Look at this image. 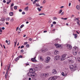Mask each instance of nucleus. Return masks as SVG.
<instances>
[{"instance_id":"4be33fe9","label":"nucleus","mask_w":80,"mask_h":80,"mask_svg":"<svg viewBox=\"0 0 80 80\" xmlns=\"http://www.w3.org/2000/svg\"><path fill=\"white\" fill-rule=\"evenodd\" d=\"M70 63H73V61L72 60H69Z\"/></svg>"},{"instance_id":"a211bd4d","label":"nucleus","mask_w":80,"mask_h":80,"mask_svg":"<svg viewBox=\"0 0 80 80\" xmlns=\"http://www.w3.org/2000/svg\"><path fill=\"white\" fill-rule=\"evenodd\" d=\"M77 47H74L73 48V50H74V52H77Z\"/></svg>"},{"instance_id":"b1692460","label":"nucleus","mask_w":80,"mask_h":80,"mask_svg":"<svg viewBox=\"0 0 80 80\" xmlns=\"http://www.w3.org/2000/svg\"><path fill=\"white\" fill-rule=\"evenodd\" d=\"M76 8L77 10H80V6L78 5H77L76 7Z\"/></svg>"},{"instance_id":"39448f33","label":"nucleus","mask_w":80,"mask_h":80,"mask_svg":"<svg viewBox=\"0 0 80 80\" xmlns=\"http://www.w3.org/2000/svg\"><path fill=\"white\" fill-rule=\"evenodd\" d=\"M70 68L71 69V70L72 71H74L76 70L75 68L74 67V66L72 65H70Z\"/></svg>"},{"instance_id":"1a4fd4ad","label":"nucleus","mask_w":80,"mask_h":80,"mask_svg":"<svg viewBox=\"0 0 80 80\" xmlns=\"http://www.w3.org/2000/svg\"><path fill=\"white\" fill-rule=\"evenodd\" d=\"M67 47L68 49H69V50H70L72 48V46L69 44L67 45Z\"/></svg>"},{"instance_id":"2f4dec72","label":"nucleus","mask_w":80,"mask_h":80,"mask_svg":"<svg viewBox=\"0 0 80 80\" xmlns=\"http://www.w3.org/2000/svg\"><path fill=\"white\" fill-rule=\"evenodd\" d=\"M62 10H60L58 12V13L60 14V13H62Z\"/></svg>"},{"instance_id":"0e129e2a","label":"nucleus","mask_w":80,"mask_h":80,"mask_svg":"<svg viewBox=\"0 0 80 80\" xmlns=\"http://www.w3.org/2000/svg\"><path fill=\"white\" fill-rule=\"evenodd\" d=\"M36 3V2L34 1V2H33V4H35Z\"/></svg>"},{"instance_id":"58836bf2","label":"nucleus","mask_w":80,"mask_h":80,"mask_svg":"<svg viewBox=\"0 0 80 80\" xmlns=\"http://www.w3.org/2000/svg\"><path fill=\"white\" fill-rule=\"evenodd\" d=\"M46 3V1L45 0H44L42 2L43 4H44V3Z\"/></svg>"},{"instance_id":"412c9836","label":"nucleus","mask_w":80,"mask_h":80,"mask_svg":"<svg viewBox=\"0 0 80 80\" xmlns=\"http://www.w3.org/2000/svg\"><path fill=\"white\" fill-rule=\"evenodd\" d=\"M5 19H4V18H1L0 20V21L1 22H4L5 21Z\"/></svg>"},{"instance_id":"de8ad7c7","label":"nucleus","mask_w":80,"mask_h":80,"mask_svg":"<svg viewBox=\"0 0 80 80\" xmlns=\"http://www.w3.org/2000/svg\"><path fill=\"white\" fill-rule=\"evenodd\" d=\"M22 15H25V12H22Z\"/></svg>"},{"instance_id":"69168bd1","label":"nucleus","mask_w":80,"mask_h":80,"mask_svg":"<svg viewBox=\"0 0 80 80\" xmlns=\"http://www.w3.org/2000/svg\"><path fill=\"white\" fill-rule=\"evenodd\" d=\"M52 22V20H49L48 22H49V23H51V22Z\"/></svg>"},{"instance_id":"8fccbe9b","label":"nucleus","mask_w":80,"mask_h":80,"mask_svg":"<svg viewBox=\"0 0 80 80\" xmlns=\"http://www.w3.org/2000/svg\"><path fill=\"white\" fill-rule=\"evenodd\" d=\"M72 58H73V59L74 60H75V59H76L75 57H72Z\"/></svg>"},{"instance_id":"f257e3e1","label":"nucleus","mask_w":80,"mask_h":80,"mask_svg":"<svg viewBox=\"0 0 80 80\" xmlns=\"http://www.w3.org/2000/svg\"><path fill=\"white\" fill-rule=\"evenodd\" d=\"M67 55L66 54H64L62 55L60 59V60H61V61H63L64 60L66 59V58H69V57L67 58Z\"/></svg>"},{"instance_id":"680f3d73","label":"nucleus","mask_w":80,"mask_h":80,"mask_svg":"<svg viewBox=\"0 0 80 80\" xmlns=\"http://www.w3.org/2000/svg\"><path fill=\"white\" fill-rule=\"evenodd\" d=\"M63 14H64V12H63L61 13V15H63Z\"/></svg>"},{"instance_id":"7c9ffc66","label":"nucleus","mask_w":80,"mask_h":80,"mask_svg":"<svg viewBox=\"0 0 80 80\" xmlns=\"http://www.w3.org/2000/svg\"><path fill=\"white\" fill-rule=\"evenodd\" d=\"M14 47H16V45L17 44V41H16V42H14Z\"/></svg>"},{"instance_id":"4d7b16f0","label":"nucleus","mask_w":80,"mask_h":80,"mask_svg":"<svg viewBox=\"0 0 80 80\" xmlns=\"http://www.w3.org/2000/svg\"><path fill=\"white\" fill-rule=\"evenodd\" d=\"M21 53H23V50H21Z\"/></svg>"},{"instance_id":"a18cd8bd","label":"nucleus","mask_w":80,"mask_h":80,"mask_svg":"<svg viewBox=\"0 0 80 80\" xmlns=\"http://www.w3.org/2000/svg\"><path fill=\"white\" fill-rule=\"evenodd\" d=\"M13 18H12L11 19V22H13Z\"/></svg>"},{"instance_id":"4468645a","label":"nucleus","mask_w":80,"mask_h":80,"mask_svg":"<svg viewBox=\"0 0 80 80\" xmlns=\"http://www.w3.org/2000/svg\"><path fill=\"white\" fill-rule=\"evenodd\" d=\"M56 48H59L60 47H61V45L57 44H54Z\"/></svg>"},{"instance_id":"aec40b11","label":"nucleus","mask_w":80,"mask_h":80,"mask_svg":"<svg viewBox=\"0 0 80 80\" xmlns=\"http://www.w3.org/2000/svg\"><path fill=\"white\" fill-rule=\"evenodd\" d=\"M24 10L25 11H28V7L27 6L25 8H24Z\"/></svg>"},{"instance_id":"338daca9","label":"nucleus","mask_w":80,"mask_h":80,"mask_svg":"<svg viewBox=\"0 0 80 80\" xmlns=\"http://www.w3.org/2000/svg\"><path fill=\"white\" fill-rule=\"evenodd\" d=\"M71 5V3H69V7H70V6Z\"/></svg>"},{"instance_id":"603ef678","label":"nucleus","mask_w":80,"mask_h":80,"mask_svg":"<svg viewBox=\"0 0 80 80\" xmlns=\"http://www.w3.org/2000/svg\"><path fill=\"white\" fill-rule=\"evenodd\" d=\"M14 5V4H13V3H12L11 5V7H13V6Z\"/></svg>"},{"instance_id":"09e8293b","label":"nucleus","mask_w":80,"mask_h":80,"mask_svg":"<svg viewBox=\"0 0 80 80\" xmlns=\"http://www.w3.org/2000/svg\"><path fill=\"white\" fill-rule=\"evenodd\" d=\"M26 47H27L28 48V47H29V44H27L26 45Z\"/></svg>"},{"instance_id":"f3484780","label":"nucleus","mask_w":80,"mask_h":80,"mask_svg":"<svg viewBox=\"0 0 80 80\" xmlns=\"http://www.w3.org/2000/svg\"><path fill=\"white\" fill-rule=\"evenodd\" d=\"M58 53H59V51L57 50L55 51L54 52V54H55V55H57V54H58Z\"/></svg>"},{"instance_id":"f03ea898","label":"nucleus","mask_w":80,"mask_h":80,"mask_svg":"<svg viewBox=\"0 0 80 80\" xmlns=\"http://www.w3.org/2000/svg\"><path fill=\"white\" fill-rule=\"evenodd\" d=\"M29 71L33 74L36 72V70L34 68H30Z\"/></svg>"},{"instance_id":"e433bc0d","label":"nucleus","mask_w":80,"mask_h":80,"mask_svg":"<svg viewBox=\"0 0 80 80\" xmlns=\"http://www.w3.org/2000/svg\"><path fill=\"white\" fill-rule=\"evenodd\" d=\"M62 76H65V75H65V74H64V72H62Z\"/></svg>"},{"instance_id":"423d86ee","label":"nucleus","mask_w":80,"mask_h":80,"mask_svg":"<svg viewBox=\"0 0 80 80\" xmlns=\"http://www.w3.org/2000/svg\"><path fill=\"white\" fill-rule=\"evenodd\" d=\"M60 56L59 55H57L55 57H54V60H60Z\"/></svg>"},{"instance_id":"f8f14e48","label":"nucleus","mask_w":80,"mask_h":80,"mask_svg":"<svg viewBox=\"0 0 80 80\" xmlns=\"http://www.w3.org/2000/svg\"><path fill=\"white\" fill-rule=\"evenodd\" d=\"M29 72L28 73V75L29 76V77H32V76L33 74L32 72H30V71H29Z\"/></svg>"},{"instance_id":"c03bdc74","label":"nucleus","mask_w":80,"mask_h":80,"mask_svg":"<svg viewBox=\"0 0 80 80\" xmlns=\"http://www.w3.org/2000/svg\"><path fill=\"white\" fill-rule=\"evenodd\" d=\"M76 18V20H77V21H79V20H79L80 18Z\"/></svg>"},{"instance_id":"bb28decb","label":"nucleus","mask_w":80,"mask_h":80,"mask_svg":"<svg viewBox=\"0 0 80 80\" xmlns=\"http://www.w3.org/2000/svg\"><path fill=\"white\" fill-rule=\"evenodd\" d=\"M13 15V12H10L9 13V15L10 16H12Z\"/></svg>"},{"instance_id":"9b49d317","label":"nucleus","mask_w":80,"mask_h":80,"mask_svg":"<svg viewBox=\"0 0 80 80\" xmlns=\"http://www.w3.org/2000/svg\"><path fill=\"white\" fill-rule=\"evenodd\" d=\"M49 76V74L48 73H44V77L45 78H47Z\"/></svg>"},{"instance_id":"6e6552de","label":"nucleus","mask_w":80,"mask_h":80,"mask_svg":"<svg viewBox=\"0 0 80 80\" xmlns=\"http://www.w3.org/2000/svg\"><path fill=\"white\" fill-rule=\"evenodd\" d=\"M34 68L37 71H38V70H39L40 69V68H39L38 67V66L37 65L35 66Z\"/></svg>"},{"instance_id":"393cba45","label":"nucleus","mask_w":80,"mask_h":80,"mask_svg":"<svg viewBox=\"0 0 80 80\" xmlns=\"http://www.w3.org/2000/svg\"><path fill=\"white\" fill-rule=\"evenodd\" d=\"M10 2H11V0H8V2H7V4H9V3H10Z\"/></svg>"},{"instance_id":"c85d7f7f","label":"nucleus","mask_w":80,"mask_h":80,"mask_svg":"<svg viewBox=\"0 0 80 80\" xmlns=\"http://www.w3.org/2000/svg\"><path fill=\"white\" fill-rule=\"evenodd\" d=\"M36 7H40V5L38 3H36Z\"/></svg>"},{"instance_id":"774afa93","label":"nucleus","mask_w":80,"mask_h":80,"mask_svg":"<svg viewBox=\"0 0 80 80\" xmlns=\"http://www.w3.org/2000/svg\"><path fill=\"white\" fill-rule=\"evenodd\" d=\"M2 30H5V28H4V27L2 28Z\"/></svg>"},{"instance_id":"052dcab7","label":"nucleus","mask_w":80,"mask_h":80,"mask_svg":"<svg viewBox=\"0 0 80 80\" xmlns=\"http://www.w3.org/2000/svg\"><path fill=\"white\" fill-rule=\"evenodd\" d=\"M40 59L41 60H43V59L42 58V57H40Z\"/></svg>"},{"instance_id":"9d476101","label":"nucleus","mask_w":80,"mask_h":80,"mask_svg":"<svg viewBox=\"0 0 80 80\" xmlns=\"http://www.w3.org/2000/svg\"><path fill=\"white\" fill-rule=\"evenodd\" d=\"M48 50V49L47 48H45V49H41V52H42L43 53L44 52H47Z\"/></svg>"},{"instance_id":"0eeeda50","label":"nucleus","mask_w":80,"mask_h":80,"mask_svg":"<svg viewBox=\"0 0 80 80\" xmlns=\"http://www.w3.org/2000/svg\"><path fill=\"white\" fill-rule=\"evenodd\" d=\"M37 76V74L36 73H34L31 76V78H35Z\"/></svg>"},{"instance_id":"c756f323","label":"nucleus","mask_w":80,"mask_h":80,"mask_svg":"<svg viewBox=\"0 0 80 80\" xmlns=\"http://www.w3.org/2000/svg\"><path fill=\"white\" fill-rule=\"evenodd\" d=\"M37 10H38L39 12H40V11H42V9H40V8H37Z\"/></svg>"},{"instance_id":"5fc2aeb1","label":"nucleus","mask_w":80,"mask_h":80,"mask_svg":"<svg viewBox=\"0 0 80 80\" xmlns=\"http://www.w3.org/2000/svg\"><path fill=\"white\" fill-rule=\"evenodd\" d=\"M10 66H9L8 67V71H8V70H9L10 69Z\"/></svg>"},{"instance_id":"6ab92c4d","label":"nucleus","mask_w":80,"mask_h":80,"mask_svg":"<svg viewBox=\"0 0 80 80\" xmlns=\"http://www.w3.org/2000/svg\"><path fill=\"white\" fill-rule=\"evenodd\" d=\"M73 35L74 36V38H77V37H78V35H77V34H73Z\"/></svg>"},{"instance_id":"2eb2a0df","label":"nucleus","mask_w":80,"mask_h":80,"mask_svg":"<svg viewBox=\"0 0 80 80\" xmlns=\"http://www.w3.org/2000/svg\"><path fill=\"white\" fill-rule=\"evenodd\" d=\"M36 58V57H35L33 58H32L31 59L32 61L33 62H36V60H35Z\"/></svg>"},{"instance_id":"ea45409f","label":"nucleus","mask_w":80,"mask_h":80,"mask_svg":"<svg viewBox=\"0 0 80 80\" xmlns=\"http://www.w3.org/2000/svg\"><path fill=\"white\" fill-rule=\"evenodd\" d=\"M18 57H19V58H23V57L21 55H20V56H19Z\"/></svg>"},{"instance_id":"a19ab883","label":"nucleus","mask_w":80,"mask_h":80,"mask_svg":"<svg viewBox=\"0 0 80 80\" xmlns=\"http://www.w3.org/2000/svg\"><path fill=\"white\" fill-rule=\"evenodd\" d=\"M14 8L16 10V9H17V6H14Z\"/></svg>"},{"instance_id":"f704fd0d","label":"nucleus","mask_w":80,"mask_h":80,"mask_svg":"<svg viewBox=\"0 0 80 80\" xmlns=\"http://www.w3.org/2000/svg\"><path fill=\"white\" fill-rule=\"evenodd\" d=\"M27 19L28 20H32V18L31 17H29Z\"/></svg>"},{"instance_id":"72a5a7b5","label":"nucleus","mask_w":80,"mask_h":80,"mask_svg":"<svg viewBox=\"0 0 80 80\" xmlns=\"http://www.w3.org/2000/svg\"><path fill=\"white\" fill-rule=\"evenodd\" d=\"M53 19L55 20H57V18L55 17H54L53 18Z\"/></svg>"},{"instance_id":"dca6fc26","label":"nucleus","mask_w":80,"mask_h":80,"mask_svg":"<svg viewBox=\"0 0 80 80\" xmlns=\"http://www.w3.org/2000/svg\"><path fill=\"white\" fill-rule=\"evenodd\" d=\"M52 73L53 74H56L57 73V71L55 69H53L52 70Z\"/></svg>"},{"instance_id":"473e14b6","label":"nucleus","mask_w":80,"mask_h":80,"mask_svg":"<svg viewBox=\"0 0 80 80\" xmlns=\"http://www.w3.org/2000/svg\"><path fill=\"white\" fill-rule=\"evenodd\" d=\"M6 20H10V18H6Z\"/></svg>"},{"instance_id":"20e7f679","label":"nucleus","mask_w":80,"mask_h":80,"mask_svg":"<svg viewBox=\"0 0 80 80\" xmlns=\"http://www.w3.org/2000/svg\"><path fill=\"white\" fill-rule=\"evenodd\" d=\"M50 58L49 57H47L46 58L45 62L47 63H48L50 62Z\"/></svg>"},{"instance_id":"13d9d810","label":"nucleus","mask_w":80,"mask_h":80,"mask_svg":"<svg viewBox=\"0 0 80 80\" xmlns=\"http://www.w3.org/2000/svg\"><path fill=\"white\" fill-rule=\"evenodd\" d=\"M78 61L80 62V58H78Z\"/></svg>"},{"instance_id":"49530a36","label":"nucleus","mask_w":80,"mask_h":80,"mask_svg":"<svg viewBox=\"0 0 80 80\" xmlns=\"http://www.w3.org/2000/svg\"><path fill=\"white\" fill-rule=\"evenodd\" d=\"M53 24H56L57 23V22H55L54 21L52 22Z\"/></svg>"},{"instance_id":"ddd939ff","label":"nucleus","mask_w":80,"mask_h":80,"mask_svg":"<svg viewBox=\"0 0 80 80\" xmlns=\"http://www.w3.org/2000/svg\"><path fill=\"white\" fill-rule=\"evenodd\" d=\"M40 77H41V78H45V74H44V73L41 74L40 75Z\"/></svg>"},{"instance_id":"cd10ccee","label":"nucleus","mask_w":80,"mask_h":80,"mask_svg":"<svg viewBox=\"0 0 80 80\" xmlns=\"http://www.w3.org/2000/svg\"><path fill=\"white\" fill-rule=\"evenodd\" d=\"M62 20H67V18H61Z\"/></svg>"},{"instance_id":"5701e85b","label":"nucleus","mask_w":80,"mask_h":80,"mask_svg":"<svg viewBox=\"0 0 80 80\" xmlns=\"http://www.w3.org/2000/svg\"><path fill=\"white\" fill-rule=\"evenodd\" d=\"M7 76H8V71H6V72L5 74V78H7Z\"/></svg>"},{"instance_id":"6e6d98bb","label":"nucleus","mask_w":80,"mask_h":80,"mask_svg":"<svg viewBox=\"0 0 80 80\" xmlns=\"http://www.w3.org/2000/svg\"><path fill=\"white\" fill-rule=\"evenodd\" d=\"M3 3H6V1L5 0H3Z\"/></svg>"},{"instance_id":"4c0bfd02","label":"nucleus","mask_w":80,"mask_h":80,"mask_svg":"<svg viewBox=\"0 0 80 80\" xmlns=\"http://www.w3.org/2000/svg\"><path fill=\"white\" fill-rule=\"evenodd\" d=\"M23 27H24V25L22 24L21 25V26H20V28H22Z\"/></svg>"},{"instance_id":"7ed1b4c3","label":"nucleus","mask_w":80,"mask_h":80,"mask_svg":"<svg viewBox=\"0 0 80 80\" xmlns=\"http://www.w3.org/2000/svg\"><path fill=\"white\" fill-rule=\"evenodd\" d=\"M57 78V76H53L50 78L48 80H55Z\"/></svg>"},{"instance_id":"864d4df0","label":"nucleus","mask_w":80,"mask_h":80,"mask_svg":"<svg viewBox=\"0 0 80 80\" xmlns=\"http://www.w3.org/2000/svg\"><path fill=\"white\" fill-rule=\"evenodd\" d=\"M32 40V39L31 38H30L29 39V41H31Z\"/></svg>"},{"instance_id":"a878e982","label":"nucleus","mask_w":80,"mask_h":80,"mask_svg":"<svg viewBox=\"0 0 80 80\" xmlns=\"http://www.w3.org/2000/svg\"><path fill=\"white\" fill-rule=\"evenodd\" d=\"M73 54H74V55H77V52L76 51H75V52L73 51Z\"/></svg>"},{"instance_id":"bf43d9fd","label":"nucleus","mask_w":80,"mask_h":80,"mask_svg":"<svg viewBox=\"0 0 80 80\" xmlns=\"http://www.w3.org/2000/svg\"><path fill=\"white\" fill-rule=\"evenodd\" d=\"M24 47V46H22L21 47V48H23Z\"/></svg>"},{"instance_id":"37998d69","label":"nucleus","mask_w":80,"mask_h":80,"mask_svg":"<svg viewBox=\"0 0 80 80\" xmlns=\"http://www.w3.org/2000/svg\"><path fill=\"white\" fill-rule=\"evenodd\" d=\"M39 15H45V14L44 13H40Z\"/></svg>"},{"instance_id":"3c124183","label":"nucleus","mask_w":80,"mask_h":80,"mask_svg":"<svg viewBox=\"0 0 80 80\" xmlns=\"http://www.w3.org/2000/svg\"><path fill=\"white\" fill-rule=\"evenodd\" d=\"M19 12H22V9H19Z\"/></svg>"},{"instance_id":"e2e57ef3","label":"nucleus","mask_w":80,"mask_h":80,"mask_svg":"<svg viewBox=\"0 0 80 80\" xmlns=\"http://www.w3.org/2000/svg\"><path fill=\"white\" fill-rule=\"evenodd\" d=\"M11 10H13V8L12 7H11Z\"/></svg>"},{"instance_id":"79ce46f5","label":"nucleus","mask_w":80,"mask_h":80,"mask_svg":"<svg viewBox=\"0 0 80 80\" xmlns=\"http://www.w3.org/2000/svg\"><path fill=\"white\" fill-rule=\"evenodd\" d=\"M77 23H78V25H80V24L79 23V21H77Z\"/></svg>"},{"instance_id":"c9c22d12","label":"nucleus","mask_w":80,"mask_h":80,"mask_svg":"<svg viewBox=\"0 0 80 80\" xmlns=\"http://www.w3.org/2000/svg\"><path fill=\"white\" fill-rule=\"evenodd\" d=\"M19 57H18L15 60V61H17L19 59Z\"/></svg>"}]
</instances>
